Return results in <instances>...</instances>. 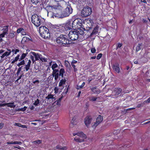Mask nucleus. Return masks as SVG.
<instances>
[{
  "mask_svg": "<svg viewBox=\"0 0 150 150\" xmlns=\"http://www.w3.org/2000/svg\"><path fill=\"white\" fill-rule=\"evenodd\" d=\"M30 54H32L35 57V61L38 60L39 59L42 60L40 58V56H41L40 54H39L34 52H31Z\"/></svg>",
  "mask_w": 150,
  "mask_h": 150,
  "instance_id": "ddd939ff",
  "label": "nucleus"
},
{
  "mask_svg": "<svg viewBox=\"0 0 150 150\" xmlns=\"http://www.w3.org/2000/svg\"><path fill=\"white\" fill-rule=\"evenodd\" d=\"M77 62V61L75 60H73L71 64H74L76 63Z\"/></svg>",
  "mask_w": 150,
  "mask_h": 150,
  "instance_id": "0e129e2a",
  "label": "nucleus"
},
{
  "mask_svg": "<svg viewBox=\"0 0 150 150\" xmlns=\"http://www.w3.org/2000/svg\"><path fill=\"white\" fill-rule=\"evenodd\" d=\"M92 119V118L90 115H88L85 118L84 122L85 124L87 127H88L89 126Z\"/></svg>",
  "mask_w": 150,
  "mask_h": 150,
  "instance_id": "9b49d317",
  "label": "nucleus"
},
{
  "mask_svg": "<svg viewBox=\"0 0 150 150\" xmlns=\"http://www.w3.org/2000/svg\"><path fill=\"white\" fill-rule=\"evenodd\" d=\"M5 35H6L3 33L1 34H0V38H2L4 37Z\"/></svg>",
  "mask_w": 150,
  "mask_h": 150,
  "instance_id": "603ef678",
  "label": "nucleus"
},
{
  "mask_svg": "<svg viewBox=\"0 0 150 150\" xmlns=\"http://www.w3.org/2000/svg\"><path fill=\"white\" fill-rule=\"evenodd\" d=\"M56 42L58 44L64 46L66 45L71 43V40H69L68 37L66 35L59 34L57 32L55 34Z\"/></svg>",
  "mask_w": 150,
  "mask_h": 150,
  "instance_id": "f03ea898",
  "label": "nucleus"
},
{
  "mask_svg": "<svg viewBox=\"0 0 150 150\" xmlns=\"http://www.w3.org/2000/svg\"><path fill=\"white\" fill-rule=\"evenodd\" d=\"M24 30V29L22 28H19L17 29V33H19L20 32H21L22 31Z\"/></svg>",
  "mask_w": 150,
  "mask_h": 150,
  "instance_id": "58836bf2",
  "label": "nucleus"
},
{
  "mask_svg": "<svg viewBox=\"0 0 150 150\" xmlns=\"http://www.w3.org/2000/svg\"><path fill=\"white\" fill-rule=\"evenodd\" d=\"M61 88L59 87V88H58L57 87H55L54 88V92L55 93H58V90L59 89H60Z\"/></svg>",
  "mask_w": 150,
  "mask_h": 150,
  "instance_id": "ea45409f",
  "label": "nucleus"
},
{
  "mask_svg": "<svg viewBox=\"0 0 150 150\" xmlns=\"http://www.w3.org/2000/svg\"><path fill=\"white\" fill-rule=\"evenodd\" d=\"M23 76V74H21L19 76H17V77L18 78V79H17V80H20V79H21V78L22 77V76Z\"/></svg>",
  "mask_w": 150,
  "mask_h": 150,
  "instance_id": "3c124183",
  "label": "nucleus"
},
{
  "mask_svg": "<svg viewBox=\"0 0 150 150\" xmlns=\"http://www.w3.org/2000/svg\"><path fill=\"white\" fill-rule=\"evenodd\" d=\"M98 28L97 27H95L93 29L91 33L90 34V36L91 37L93 35H96L98 33Z\"/></svg>",
  "mask_w": 150,
  "mask_h": 150,
  "instance_id": "412c9836",
  "label": "nucleus"
},
{
  "mask_svg": "<svg viewBox=\"0 0 150 150\" xmlns=\"http://www.w3.org/2000/svg\"><path fill=\"white\" fill-rule=\"evenodd\" d=\"M33 83L34 84H35L36 83H37L38 84L40 82H39V80H36L35 81H33Z\"/></svg>",
  "mask_w": 150,
  "mask_h": 150,
  "instance_id": "864d4df0",
  "label": "nucleus"
},
{
  "mask_svg": "<svg viewBox=\"0 0 150 150\" xmlns=\"http://www.w3.org/2000/svg\"><path fill=\"white\" fill-rule=\"evenodd\" d=\"M76 116H74L72 119L71 121V123L73 125H75L77 123L76 121Z\"/></svg>",
  "mask_w": 150,
  "mask_h": 150,
  "instance_id": "bb28decb",
  "label": "nucleus"
},
{
  "mask_svg": "<svg viewBox=\"0 0 150 150\" xmlns=\"http://www.w3.org/2000/svg\"><path fill=\"white\" fill-rule=\"evenodd\" d=\"M39 32L42 38L47 39L50 38V35L49 30L45 26L40 27L39 28Z\"/></svg>",
  "mask_w": 150,
  "mask_h": 150,
  "instance_id": "20e7f679",
  "label": "nucleus"
},
{
  "mask_svg": "<svg viewBox=\"0 0 150 150\" xmlns=\"http://www.w3.org/2000/svg\"><path fill=\"white\" fill-rule=\"evenodd\" d=\"M122 91V89L120 88H115L113 92V93L115 95H119Z\"/></svg>",
  "mask_w": 150,
  "mask_h": 150,
  "instance_id": "4468645a",
  "label": "nucleus"
},
{
  "mask_svg": "<svg viewBox=\"0 0 150 150\" xmlns=\"http://www.w3.org/2000/svg\"><path fill=\"white\" fill-rule=\"evenodd\" d=\"M139 61H140V59H138L137 60H135L134 59V63L135 64H140Z\"/></svg>",
  "mask_w": 150,
  "mask_h": 150,
  "instance_id": "4c0bfd02",
  "label": "nucleus"
},
{
  "mask_svg": "<svg viewBox=\"0 0 150 150\" xmlns=\"http://www.w3.org/2000/svg\"><path fill=\"white\" fill-rule=\"evenodd\" d=\"M41 142H42V141L40 140H36V141H34V142H33L35 144H40L41 143Z\"/></svg>",
  "mask_w": 150,
  "mask_h": 150,
  "instance_id": "79ce46f5",
  "label": "nucleus"
},
{
  "mask_svg": "<svg viewBox=\"0 0 150 150\" xmlns=\"http://www.w3.org/2000/svg\"><path fill=\"white\" fill-rule=\"evenodd\" d=\"M7 50L8 52H6L1 56V59L4 58L5 56L7 57L10 54L11 52V50L10 49H8Z\"/></svg>",
  "mask_w": 150,
  "mask_h": 150,
  "instance_id": "6ab92c4d",
  "label": "nucleus"
},
{
  "mask_svg": "<svg viewBox=\"0 0 150 150\" xmlns=\"http://www.w3.org/2000/svg\"><path fill=\"white\" fill-rule=\"evenodd\" d=\"M142 105L141 104H139L137 105V107L138 108H139L142 106Z\"/></svg>",
  "mask_w": 150,
  "mask_h": 150,
  "instance_id": "338daca9",
  "label": "nucleus"
},
{
  "mask_svg": "<svg viewBox=\"0 0 150 150\" xmlns=\"http://www.w3.org/2000/svg\"><path fill=\"white\" fill-rule=\"evenodd\" d=\"M23 67V66H21V67H19V68L18 69L17 71H20V72L21 71V68H22V67Z\"/></svg>",
  "mask_w": 150,
  "mask_h": 150,
  "instance_id": "680f3d73",
  "label": "nucleus"
},
{
  "mask_svg": "<svg viewBox=\"0 0 150 150\" xmlns=\"http://www.w3.org/2000/svg\"><path fill=\"white\" fill-rule=\"evenodd\" d=\"M63 98V96H62L61 97H60L56 101H55L54 102V103L56 104L57 105H61L60 103H61V101Z\"/></svg>",
  "mask_w": 150,
  "mask_h": 150,
  "instance_id": "393cba45",
  "label": "nucleus"
},
{
  "mask_svg": "<svg viewBox=\"0 0 150 150\" xmlns=\"http://www.w3.org/2000/svg\"><path fill=\"white\" fill-rule=\"evenodd\" d=\"M10 37L11 38H13L14 36H15V34L14 33H9V35Z\"/></svg>",
  "mask_w": 150,
  "mask_h": 150,
  "instance_id": "a19ab883",
  "label": "nucleus"
},
{
  "mask_svg": "<svg viewBox=\"0 0 150 150\" xmlns=\"http://www.w3.org/2000/svg\"><path fill=\"white\" fill-rule=\"evenodd\" d=\"M96 50L95 47L92 48L91 49V52L92 53H94L96 52Z\"/></svg>",
  "mask_w": 150,
  "mask_h": 150,
  "instance_id": "c03bdc74",
  "label": "nucleus"
},
{
  "mask_svg": "<svg viewBox=\"0 0 150 150\" xmlns=\"http://www.w3.org/2000/svg\"><path fill=\"white\" fill-rule=\"evenodd\" d=\"M56 148L57 149L61 150H67V146L62 147L60 145H57L56 146Z\"/></svg>",
  "mask_w": 150,
  "mask_h": 150,
  "instance_id": "5701e85b",
  "label": "nucleus"
},
{
  "mask_svg": "<svg viewBox=\"0 0 150 150\" xmlns=\"http://www.w3.org/2000/svg\"><path fill=\"white\" fill-rule=\"evenodd\" d=\"M143 47V45L142 43L138 44L136 47V51L137 52L140 50Z\"/></svg>",
  "mask_w": 150,
  "mask_h": 150,
  "instance_id": "b1692460",
  "label": "nucleus"
},
{
  "mask_svg": "<svg viewBox=\"0 0 150 150\" xmlns=\"http://www.w3.org/2000/svg\"><path fill=\"white\" fill-rule=\"evenodd\" d=\"M15 125L16 126L21 127L22 125L21 124L19 123H16Z\"/></svg>",
  "mask_w": 150,
  "mask_h": 150,
  "instance_id": "4d7b16f0",
  "label": "nucleus"
},
{
  "mask_svg": "<svg viewBox=\"0 0 150 150\" xmlns=\"http://www.w3.org/2000/svg\"><path fill=\"white\" fill-rule=\"evenodd\" d=\"M97 98L96 97H94V96H91L89 98V100L90 101H95L96 100Z\"/></svg>",
  "mask_w": 150,
  "mask_h": 150,
  "instance_id": "c756f323",
  "label": "nucleus"
},
{
  "mask_svg": "<svg viewBox=\"0 0 150 150\" xmlns=\"http://www.w3.org/2000/svg\"><path fill=\"white\" fill-rule=\"evenodd\" d=\"M92 13L91 8L88 6H86L83 8L81 12V15L83 17L89 16Z\"/></svg>",
  "mask_w": 150,
  "mask_h": 150,
  "instance_id": "0eeeda50",
  "label": "nucleus"
},
{
  "mask_svg": "<svg viewBox=\"0 0 150 150\" xmlns=\"http://www.w3.org/2000/svg\"><path fill=\"white\" fill-rule=\"evenodd\" d=\"M19 51V49H12L11 52H13V53L14 54H17V52H18Z\"/></svg>",
  "mask_w": 150,
  "mask_h": 150,
  "instance_id": "72a5a7b5",
  "label": "nucleus"
},
{
  "mask_svg": "<svg viewBox=\"0 0 150 150\" xmlns=\"http://www.w3.org/2000/svg\"><path fill=\"white\" fill-rule=\"evenodd\" d=\"M25 62L24 60H22L21 61L18 63L17 64V66L18 67H20V66L23 65L25 64Z\"/></svg>",
  "mask_w": 150,
  "mask_h": 150,
  "instance_id": "7c9ffc66",
  "label": "nucleus"
},
{
  "mask_svg": "<svg viewBox=\"0 0 150 150\" xmlns=\"http://www.w3.org/2000/svg\"><path fill=\"white\" fill-rule=\"evenodd\" d=\"M21 34H22L23 35H26V33L24 32L23 30L21 32Z\"/></svg>",
  "mask_w": 150,
  "mask_h": 150,
  "instance_id": "774afa93",
  "label": "nucleus"
},
{
  "mask_svg": "<svg viewBox=\"0 0 150 150\" xmlns=\"http://www.w3.org/2000/svg\"><path fill=\"white\" fill-rule=\"evenodd\" d=\"M112 68L113 70L117 73H119L120 72V69L118 64L113 65L112 67Z\"/></svg>",
  "mask_w": 150,
  "mask_h": 150,
  "instance_id": "2eb2a0df",
  "label": "nucleus"
},
{
  "mask_svg": "<svg viewBox=\"0 0 150 150\" xmlns=\"http://www.w3.org/2000/svg\"><path fill=\"white\" fill-rule=\"evenodd\" d=\"M9 26L6 25L3 27V29L2 30H3V33L6 34V35L8 33V31Z\"/></svg>",
  "mask_w": 150,
  "mask_h": 150,
  "instance_id": "aec40b11",
  "label": "nucleus"
},
{
  "mask_svg": "<svg viewBox=\"0 0 150 150\" xmlns=\"http://www.w3.org/2000/svg\"><path fill=\"white\" fill-rule=\"evenodd\" d=\"M32 4L35 5H37L39 3H40V0H31Z\"/></svg>",
  "mask_w": 150,
  "mask_h": 150,
  "instance_id": "2f4dec72",
  "label": "nucleus"
},
{
  "mask_svg": "<svg viewBox=\"0 0 150 150\" xmlns=\"http://www.w3.org/2000/svg\"><path fill=\"white\" fill-rule=\"evenodd\" d=\"M102 53L99 54L97 57V59L98 60L99 59L102 57Z\"/></svg>",
  "mask_w": 150,
  "mask_h": 150,
  "instance_id": "37998d69",
  "label": "nucleus"
},
{
  "mask_svg": "<svg viewBox=\"0 0 150 150\" xmlns=\"http://www.w3.org/2000/svg\"><path fill=\"white\" fill-rule=\"evenodd\" d=\"M122 45V43H118L117 46L116 50H117L118 48H120Z\"/></svg>",
  "mask_w": 150,
  "mask_h": 150,
  "instance_id": "c9c22d12",
  "label": "nucleus"
},
{
  "mask_svg": "<svg viewBox=\"0 0 150 150\" xmlns=\"http://www.w3.org/2000/svg\"><path fill=\"white\" fill-rule=\"evenodd\" d=\"M21 127L23 128H27V126L26 125H21Z\"/></svg>",
  "mask_w": 150,
  "mask_h": 150,
  "instance_id": "69168bd1",
  "label": "nucleus"
},
{
  "mask_svg": "<svg viewBox=\"0 0 150 150\" xmlns=\"http://www.w3.org/2000/svg\"><path fill=\"white\" fill-rule=\"evenodd\" d=\"M103 120V117L100 115H99L96 119V122L92 126V127L93 128H95L102 122Z\"/></svg>",
  "mask_w": 150,
  "mask_h": 150,
  "instance_id": "9d476101",
  "label": "nucleus"
},
{
  "mask_svg": "<svg viewBox=\"0 0 150 150\" xmlns=\"http://www.w3.org/2000/svg\"><path fill=\"white\" fill-rule=\"evenodd\" d=\"M4 126V124L3 123H0V129H1L3 128Z\"/></svg>",
  "mask_w": 150,
  "mask_h": 150,
  "instance_id": "6e6d98bb",
  "label": "nucleus"
},
{
  "mask_svg": "<svg viewBox=\"0 0 150 150\" xmlns=\"http://www.w3.org/2000/svg\"><path fill=\"white\" fill-rule=\"evenodd\" d=\"M63 7L61 5L53 6L51 7V11H49L52 15L53 18H62L63 12L62 10Z\"/></svg>",
  "mask_w": 150,
  "mask_h": 150,
  "instance_id": "7ed1b4c3",
  "label": "nucleus"
},
{
  "mask_svg": "<svg viewBox=\"0 0 150 150\" xmlns=\"http://www.w3.org/2000/svg\"><path fill=\"white\" fill-rule=\"evenodd\" d=\"M71 65L73 67L74 69V71L75 72L76 71H77V69L76 67V66L74 65V64H71Z\"/></svg>",
  "mask_w": 150,
  "mask_h": 150,
  "instance_id": "49530a36",
  "label": "nucleus"
},
{
  "mask_svg": "<svg viewBox=\"0 0 150 150\" xmlns=\"http://www.w3.org/2000/svg\"><path fill=\"white\" fill-rule=\"evenodd\" d=\"M6 105H7L8 107L11 108H14L15 107V105H14V102L6 103Z\"/></svg>",
  "mask_w": 150,
  "mask_h": 150,
  "instance_id": "a878e982",
  "label": "nucleus"
},
{
  "mask_svg": "<svg viewBox=\"0 0 150 150\" xmlns=\"http://www.w3.org/2000/svg\"><path fill=\"white\" fill-rule=\"evenodd\" d=\"M91 90V91L95 94H98L100 92V89L96 87L92 88Z\"/></svg>",
  "mask_w": 150,
  "mask_h": 150,
  "instance_id": "f3484780",
  "label": "nucleus"
},
{
  "mask_svg": "<svg viewBox=\"0 0 150 150\" xmlns=\"http://www.w3.org/2000/svg\"><path fill=\"white\" fill-rule=\"evenodd\" d=\"M79 32L76 31H71L69 33V36L71 40L75 41L79 38Z\"/></svg>",
  "mask_w": 150,
  "mask_h": 150,
  "instance_id": "6e6552de",
  "label": "nucleus"
},
{
  "mask_svg": "<svg viewBox=\"0 0 150 150\" xmlns=\"http://www.w3.org/2000/svg\"><path fill=\"white\" fill-rule=\"evenodd\" d=\"M76 20L73 21L72 20H69L65 23L61 24L59 26L58 28H56L54 29L55 31L57 29V31H60V32H65L66 33V32L68 30H69L71 29L72 28L74 29V26H75V24L77 23L78 21H76Z\"/></svg>",
  "mask_w": 150,
  "mask_h": 150,
  "instance_id": "f257e3e1",
  "label": "nucleus"
},
{
  "mask_svg": "<svg viewBox=\"0 0 150 150\" xmlns=\"http://www.w3.org/2000/svg\"><path fill=\"white\" fill-rule=\"evenodd\" d=\"M79 30L80 31H78V32H79V34L80 35H81L83 34L84 32L82 30Z\"/></svg>",
  "mask_w": 150,
  "mask_h": 150,
  "instance_id": "8fccbe9b",
  "label": "nucleus"
},
{
  "mask_svg": "<svg viewBox=\"0 0 150 150\" xmlns=\"http://www.w3.org/2000/svg\"><path fill=\"white\" fill-rule=\"evenodd\" d=\"M62 78L60 80L59 84V86L61 88H60L61 90L63 89L64 87L63 85L65 84L66 81V80L65 78L64 77V78Z\"/></svg>",
  "mask_w": 150,
  "mask_h": 150,
  "instance_id": "f8f14e48",
  "label": "nucleus"
},
{
  "mask_svg": "<svg viewBox=\"0 0 150 150\" xmlns=\"http://www.w3.org/2000/svg\"><path fill=\"white\" fill-rule=\"evenodd\" d=\"M31 21L36 27L39 26L42 23L41 17L36 14H34L32 16Z\"/></svg>",
  "mask_w": 150,
  "mask_h": 150,
  "instance_id": "423d86ee",
  "label": "nucleus"
},
{
  "mask_svg": "<svg viewBox=\"0 0 150 150\" xmlns=\"http://www.w3.org/2000/svg\"><path fill=\"white\" fill-rule=\"evenodd\" d=\"M14 143L15 144H18L21 145L22 144V142H21L15 141L14 142Z\"/></svg>",
  "mask_w": 150,
  "mask_h": 150,
  "instance_id": "5fc2aeb1",
  "label": "nucleus"
},
{
  "mask_svg": "<svg viewBox=\"0 0 150 150\" xmlns=\"http://www.w3.org/2000/svg\"><path fill=\"white\" fill-rule=\"evenodd\" d=\"M40 103V100L38 99H37L35 101V103H33V104L35 106H38V105Z\"/></svg>",
  "mask_w": 150,
  "mask_h": 150,
  "instance_id": "f704fd0d",
  "label": "nucleus"
},
{
  "mask_svg": "<svg viewBox=\"0 0 150 150\" xmlns=\"http://www.w3.org/2000/svg\"><path fill=\"white\" fill-rule=\"evenodd\" d=\"M85 83L84 82H83L81 85H80L79 86V88L81 89L85 85ZM79 89V88H78Z\"/></svg>",
  "mask_w": 150,
  "mask_h": 150,
  "instance_id": "a18cd8bd",
  "label": "nucleus"
},
{
  "mask_svg": "<svg viewBox=\"0 0 150 150\" xmlns=\"http://www.w3.org/2000/svg\"><path fill=\"white\" fill-rule=\"evenodd\" d=\"M86 138V137L83 138V137H79L77 138L76 137H75L74 138V140L76 142H83L84 141V139Z\"/></svg>",
  "mask_w": 150,
  "mask_h": 150,
  "instance_id": "a211bd4d",
  "label": "nucleus"
},
{
  "mask_svg": "<svg viewBox=\"0 0 150 150\" xmlns=\"http://www.w3.org/2000/svg\"><path fill=\"white\" fill-rule=\"evenodd\" d=\"M32 55H32V54H30V58L33 62V63H34V62H35V60H34V56H32Z\"/></svg>",
  "mask_w": 150,
  "mask_h": 150,
  "instance_id": "de8ad7c7",
  "label": "nucleus"
},
{
  "mask_svg": "<svg viewBox=\"0 0 150 150\" xmlns=\"http://www.w3.org/2000/svg\"><path fill=\"white\" fill-rule=\"evenodd\" d=\"M8 144H15L14 142H7Z\"/></svg>",
  "mask_w": 150,
  "mask_h": 150,
  "instance_id": "e2e57ef3",
  "label": "nucleus"
},
{
  "mask_svg": "<svg viewBox=\"0 0 150 150\" xmlns=\"http://www.w3.org/2000/svg\"><path fill=\"white\" fill-rule=\"evenodd\" d=\"M27 107L24 106L23 108H18L16 109L15 110L16 111H24L27 109Z\"/></svg>",
  "mask_w": 150,
  "mask_h": 150,
  "instance_id": "cd10ccee",
  "label": "nucleus"
},
{
  "mask_svg": "<svg viewBox=\"0 0 150 150\" xmlns=\"http://www.w3.org/2000/svg\"><path fill=\"white\" fill-rule=\"evenodd\" d=\"M54 95L52 94H49L45 98L46 99H47L48 100L51 99L52 100H55V98L54 97Z\"/></svg>",
  "mask_w": 150,
  "mask_h": 150,
  "instance_id": "4be33fe9",
  "label": "nucleus"
},
{
  "mask_svg": "<svg viewBox=\"0 0 150 150\" xmlns=\"http://www.w3.org/2000/svg\"><path fill=\"white\" fill-rule=\"evenodd\" d=\"M76 135L79 137H83V138H85L86 137V135L82 132H78L76 133H73V135L74 136H75Z\"/></svg>",
  "mask_w": 150,
  "mask_h": 150,
  "instance_id": "dca6fc26",
  "label": "nucleus"
},
{
  "mask_svg": "<svg viewBox=\"0 0 150 150\" xmlns=\"http://www.w3.org/2000/svg\"><path fill=\"white\" fill-rule=\"evenodd\" d=\"M58 67V65L57 64L55 63L54 64H53L52 65L51 68L53 70H56V69H55V68H57Z\"/></svg>",
  "mask_w": 150,
  "mask_h": 150,
  "instance_id": "473e14b6",
  "label": "nucleus"
},
{
  "mask_svg": "<svg viewBox=\"0 0 150 150\" xmlns=\"http://www.w3.org/2000/svg\"><path fill=\"white\" fill-rule=\"evenodd\" d=\"M6 106V103H3V104H0V107L4 106Z\"/></svg>",
  "mask_w": 150,
  "mask_h": 150,
  "instance_id": "052dcab7",
  "label": "nucleus"
},
{
  "mask_svg": "<svg viewBox=\"0 0 150 150\" xmlns=\"http://www.w3.org/2000/svg\"><path fill=\"white\" fill-rule=\"evenodd\" d=\"M65 73V70L63 68L60 69L59 71L58 69L53 70L52 72V77H54L55 80L58 79L59 76H61L62 78H64V74Z\"/></svg>",
  "mask_w": 150,
  "mask_h": 150,
  "instance_id": "39448f33",
  "label": "nucleus"
},
{
  "mask_svg": "<svg viewBox=\"0 0 150 150\" xmlns=\"http://www.w3.org/2000/svg\"><path fill=\"white\" fill-rule=\"evenodd\" d=\"M72 11L73 9L71 5H68L63 12V17L69 16L70 14L72 13Z\"/></svg>",
  "mask_w": 150,
  "mask_h": 150,
  "instance_id": "1a4fd4ad",
  "label": "nucleus"
},
{
  "mask_svg": "<svg viewBox=\"0 0 150 150\" xmlns=\"http://www.w3.org/2000/svg\"><path fill=\"white\" fill-rule=\"evenodd\" d=\"M19 57L20 55L19 54H18L14 59L15 61L17 62L18 60H19V59H20V58H19Z\"/></svg>",
  "mask_w": 150,
  "mask_h": 150,
  "instance_id": "09e8293b",
  "label": "nucleus"
},
{
  "mask_svg": "<svg viewBox=\"0 0 150 150\" xmlns=\"http://www.w3.org/2000/svg\"><path fill=\"white\" fill-rule=\"evenodd\" d=\"M31 61L30 60H29L28 61V64L27 65H29L30 66L31 64Z\"/></svg>",
  "mask_w": 150,
  "mask_h": 150,
  "instance_id": "bf43d9fd",
  "label": "nucleus"
},
{
  "mask_svg": "<svg viewBox=\"0 0 150 150\" xmlns=\"http://www.w3.org/2000/svg\"><path fill=\"white\" fill-rule=\"evenodd\" d=\"M25 66V67H24V69H25L26 71H27L29 69L30 66L26 64Z\"/></svg>",
  "mask_w": 150,
  "mask_h": 150,
  "instance_id": "e433bc0d",
  "label": "nucleus"
},
{
  "mask_svg": "<svg viewBox=\"0 0 150 150\" xmlns=\"http://www.w3.org/2000/svg\"><path fill=\"white\" fill-rule=\"evenodd\" d=\"M27 53H23L22 54L21 57L20 58V59H19V61H20L22 60H23V59L25 58V57L27 55Z\"/></svg>",
  "mask_w": 150,
  "mask_h": 150,
  "instance_id": "c85d7f7f",
  "label": "nucleus"
},
{
  "mask_svg": "<svg viewBox=\"0 0 150 150\" xmlns=\"http://www.w3.org/2000/svg\"><path fill=\"white\" fill-rule=\"evenodd\" d=\"M41 59H42L41 60L43 61H44V62H47V59L46 58H45V57L43 58H41Z\"/></svg>",
  "mask_w": 150,
  "mask_h": 150,
  "instance_id": "13d9d810",
  "label": "nucleus"
}]
</instances>
